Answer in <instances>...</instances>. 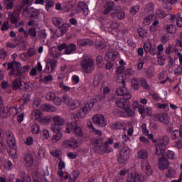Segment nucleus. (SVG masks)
<instances>
[{
	"instance_id": "1",
	"label": "nucleus",
	"mask_w": 182,
	"mask_h": 182,
	"mask_svg": "<svg viewBox=\"0 0 182 182\" xmlns=\"http://www.w3.org/2000/svg\"><path fill=\"white\" fill-rule=\"evenodd\" d=\"M80 66L85 73L90 75L92 70H95V61L92 57L84 55L80 62Z\"/></svg>"
},
{
	"instance_id": "2",
	"label": "nucleus",
	"mask_w": 182,
	"mask_h": 182,
	"mask_svg": "<svg viewBox=\"0 0 182 182\" xmlns=\"http://www.w3.org/2000/svg\"><path fill=\"white\" fill-rule=\"evenodd\" d=\"M129 158L130 149L127 146L122 148L119 151V156H118V163L119 164H126Z\"/></svg>"
},
{
	"instance_id": "3",
	"label": "nucleus",
	"mask_w": 182,
	"mask_h": 182,
	"mask_svg": "<svg viewBox=\"0 0 182 182\" xmlns=\"http://www.w3.org/2000/svg\"><path fill=\"white\" fill-rule=\"evenodd\" d=\"M53 121L54 124L51 126V130L54 133L56 132V130H59V127L58 126H63L65 124V119L59 115L53 117Z\"/></svg>"
},
{
	"instance_id": "4",
	"label": "nucleus",
	"mask_w": 182,
	"mask_h": 182,
	"mask_svg": "<svg viewBox=\"0 0 182 182\" xmlns=\"http://www.w3.org/2000/svg\"><path fill=\"white\" fill-rule=\"evenodd\" d=\"M70 132H73V134L76 137H83V136H85V133L82 130V127L79 125L72 127H66L65 133H70Z\"/></svg>"
},
{
	"instance_id": "5",
	"label": "nucleus",
	"mask_w": 182,
	"mask_h": 182,
	"mask_svg": "<svg viewBox=\"0 0 182 182\" xmlns=\"http://www.w3.org/2000/svg\"><path fill=\"white\" fill-rule=\"evenodd\" d=\"M144 181V177L139 174L137 171L131 173L127 178V182H142Z\"/></svg>"
},
{
	"instance_id": "6",
	"label": "nucleus",
	"mask_w": 182,
	"mask_h": 182,
	"mask_svg": "<svg viewBox=\"0 0 182 182\" xmlns=\"http://www.w3.org/2000/svg\"><path fill=\"white\" fill-rule=\"evenodd\" d=\"M92 122L99 127H105L107 124V121L105 117L102 114H96L92 117Z\"/></svg>"
},
{
	"instance_id": "7",
	"label": "nucleus",
	"mask_w": 182,
	"mask_h": 182,
	"mask_svg": "<svg viewBox=\"0 0 182 182\" xmlns=\"http://www.w3.org/2000/svg\"><path fill=\"white\" fill-rule=\"evenodd\" d=\"M58 65V60L55 59L50 60L46 63V68L44 72L46 73H53L56 69V65Z\"/></svg>"
},
{
	"instance_id": "8",
	"label": "nucleus",
	"mask_w": 182,
	"mask_h": 182,
	"mask_svg": "<svg viewBox=\"0 0 182 182\" xmlns=\"http://www.w3.org/2000/svg\"><path fill=\"white\" fill-rule=\"evenodd\" d=\"M116 92L118 96H123V97H125L127 100H129V99H132V95L129 93V91L127 90V88H126V86L119 87L117 89Z\"/></svg>"
},
{
	"instance_id": "9",
	"label": "nucleus",
	"mask_w": 182,
	"mask_h": 182,
	"mask_svg": "<svg viewBox=\"0 0 182 182\" xmlns=\"http://www.w3.org/2000/svg\"><path fill=\"white\" fill-rule=\"evenodd\" d=\"M9 19L11 21V23H22L21 18L19 17V10L16 9L13 13H9Z\"/></svg>"
},
{
	"instance_id": "10",
	"label": "nucleus",
	"mask_w": 182,
	"mask_h": 182,
	"mask_svg": "<svg viewBox=\"0 0 182 182\" xmlns=\"http://www.w3.org/2000/svg\"><path fill=\"white\" fill-rule=\"evenodd\" d=\"M55 26L58 28H57V33H60L59 34L60 36H63V35H65L66 32H68V29L70 28L69 23H55Z\"/></svg>"
},
{
	"instance_id": "11",
	"label": "nucleus",
	"mask_w": 182,
	"mask_h": 182,
	"mask_svg": "<svg viewBox=\"0 0 182 182\" xmlns=\"http://www.w3.org/2000/svg\"><path fill=\"white\" fill-rule=\"evenodd\" d=\"M128 105H129V100L126 97L118 98L116 100V105L120 109H127Z\"/></svg>"
},
{
	"instance_id": "12",
	"label": "nucleus",
	"mask_w": 182,
	"mask_h": 182,
	"mask_svg": "<svg viewBox=\"0 0 182 182\" xmlns=\"http://www.w3.org/2000/svg\"><path fill=\"white\" fill-rule=\"evenodd\" d=\"M71 122H68L66 124L67 127H73L80 124V119H79V117H77V114H71Z\"/></svg>"
},
{
	"instance_id": "13",
	"label": "nucleus",
	"mask_w": 182,
	"mask_h": 182,
	"mask_svg": "<svg viewBox=\"0 0 182 182\" xmlns=\"http://www.w3.org/2000/svg\"><path fill=\"white\" fill-rule=\"evenodd\" d=\"M169 164L168 160H167L164 156L159 159L158 165L160 170H166V168H168Z\"/></svg>"
},
{
	"instance_id": "14",
	"label": "nucleus",
	"mask_w": 182,
	"mask_h": 182,
	"mask_svg": "<svg viewBox=\"0 0 182 182\" xmlns=\"http://www.w3.org/2000/svg\"><path fill=\"white\" fill-rule=\"evenodd\" d=\"M144 22L146 23H160L159 19H157V14H151L144 18Z\"/></svg>"
},
{
	"instance_id": "15",
	"label": "nucleus",
	"mask_w": 182,
	"mask_h": 182,
	"mask_svg": "<svg viewBox=\"0 0 182 182\" xmlns=\"http://www.w3.org/2000/svg\"><path fill=\"white\" fill-rule=\"evenodd\" d=\"M156 118L161 123H164V124H168V122H170V119H168V115L164 112L156 114Z\"/></svg>"
},
{
	"instance_id": "16",
	"label": "nucleus",
	"mask_w": 182,
	"mask_h": 182,
	"mask_svg": "<svg viewBox=\"0 0 182 182\" xmlns=\"http://www.w3.org/2000/svg\"><path fill=\"white\" fill-rule=\"evenodd\" d=\"M23 161L26 167H31L33 164V156L30 153L26 154L23 156Z\"/></svg>"
},
{
	"instance_id": "17",
	"label": "nucleus",
	"mask_w": 182,
	"mask_h": 182,
	"mask_svg": "<svg viewBox=\"0 0 182 182\" xmlns=\"http://www.w3.org/2000/svg\"><path fill=\"white\" fill-rule=\"evenodd\" d=\"M141 167L143 171H144L147 176H150V174H151V166H150L149 161H143L141 164Z\"/></svg>"
},
{
	"instance_id": "18",
	"label": "nucleus",
	"mask_w": 182,
	"mask_h": 182,
	"mask_svg": "<svg viewBox=\"0 0 182 182\" xmlns=\"http://www.w3.org/2000/svg\"><path fill=\"white\" fill-rule=\"evenodd\" d=\"M117 58V52L114 51H107L105 53V59L107 62H113Z\"/></svg>"
},
{
	"instance_id": "19",
	"label": "nucleus",
	"mask_w": 182,
	"mask_h": 182,
	"mask_svg": "<svg viewBox=\"0 0 182 182\" xmlns=\"http://www.w3.org/2000/svg\"><path fill=\"white\" fill-rule=\"evenodd\" d=\"M78 46H93V41L90 39H80L77 41Z\"/></svg>"
},
{
	"instance_id": "20",
	"label": "nucleus",
	"mask_w": 182,
	"mask_h": 182,
	"mask_svg": "<svg viewBox=\"0 0 182 182\" xmlns=\"http://www.w3.org/2000/svg\"><path fill=\"white\" fill-rule=\"evenodd\" d=\"M38 72H39V73L42 72V64H41V62H38L37 65L31 70L30 76L38 75Z\"/></svg>"
},
{
	"instance_id": "21",
	"label": "nucleus",
	"mask_w": 182,
	"mask_h": 182,
	"mask_svg": "<svg viewBox=\"0 0 182 182\" xmlns=\"http://www.w3.org/2000/svg\"><path fill=\"white\" fill-rule=\"evenodd\" d=\"M31 70V66L30 65H24L23 67H20L16 72L17 73L16 74V76H22L23 73H28L29 70Z\"/></svg>"
},
{
	"instance_id": "22",
	"label": "nucleus",
	"mask_w": 182,
	"mask_h": 182,
	"mask_svg": "<svg viewBox=\"0 0 182 182\" xmlns=\"http://www.w3.org/2000/svg\"><path fill=\"white\" fill-rule=\"evenodd\" d=\"M164 30L166 33H171V35H173V33H176L177 27L174 24H168L164 26Z\"/></svg>"
},
{
	"instance_id": "23",
	"label": "nucleus",
	"mask_w": 182,
	"mask_h": 182,
	"mask_svg": "<svg viewBox=\"0 0 182 182\" xmlns=\"http://www.w3.org/2000/svg\"><path fill=\"white\" fill-rule=\"evenodd\" d=\"M41 110L43 112H56V107L49 104H44L41 106Z\"/></svg>"
},
{
	"instance_id": "24",
	"label": "nucleus",
	"mask_w": 182,
	"mask_h": 182,
	"mask_svg": "<svg viewBox=\"0 0 182 182\" xmlns=\"http://www.w3.org/2000/svg\"><path fill=\"white\" fill-rule=\"evenodd\" d=\"M114 9V3L113 1H109L107 3V7L106 9L102 11V14L104 15H107L108 14H110L112 11Z\"/></svg>"
},
{
	"instance_id": "25",
	"label": "nucleus",
	"mask_w": 182,
	"mask_h": 182,
	"mask_svg": "<svg viewBox=\"0 0 182 182\" xmlns=\"http://www.w3.org/2000/svg\"><path fill=\"white\" fill-rule=\"evenodd\" d=\"M75 50H76V45L73 43L69 44L64 51V55H70V53H73Z\"/></svg>"
},
{
	"instance_id": "26",
	"label": "nucleus",
	"mask_w": 182,
	"mask_h": 182,
	"mask_svg": "<svg viewBox=\"0 0 182 182\" xmlns=\"http://www.w3.org/2000/svg\"><path fill=\"white\" fill-rule=\"evenodd\" d=\"M109 144H113V138L108 139V141L104 143V153H110L113 151V148L107 149L109 147Z\"/></svg>"
},
{
	"instance_id": "27",
	"label": "nucleus",
	"mask_w": 182,
	"mask_h": 182,
	"mask_svg": "<svg viewBox=\"0 0 182 182\" xmlns=\"http://www.w3.org/2000/svg\"><path fill=\"white\" fill-rule=\"evenodd\" d=\"M134 107H137L139 109V112L141 116H146V108H144V106L139 105V102L135 101L133 105Z\"/></svg>"
},
{
	"instance_id": "28",
	"label": "nucleus",
	"mask_w": 182,
	"mask_h": 182,
	"mask_svg": "<svg viewBox=\"0 0 182 182\" xmlns=\"http://www.w3.org/2000/svg\"><path fill=\"white\" fill-rule=\"evenodd\" d=\"M0 116L3 119H6V117H9V112L8 107H0Z\"/></svg>"
},
{
	"instance_id": "29",
	"label": "nucleus",
	"mask_w": 182,
	"mask_h": 182,
	"mask_svg": "<svg viewBox=\"0 0 182 182\" xmlns=\"http://www.w3.org/2000/svg\"><path fill=\"white\" fill-rule=\"evenodd\" d=\"M42 116V112L38 109H34L32 112V119H34V120H36L37 122L41 120Z\"/></svg>"
},
{
	"instance_id": "30",
	"label": "nucleus",
	"mask_w": 182,
	"mask_h": 182,
	"mask_svg": "<svg viewBox=\"0 0 182 182\" xmlns=\"http://www.w3.org/2000/svg\"><path fill=\"white\" fill-rule=\"evenodd\" d=\"M23 86L22 80L20 79H16L12 84L13 90H18V89H21V87Z\"/></svg>"
},
{
	"instance_id": "31",
	"label": "nucleus",
	"mask_w": 182,
	"mask_h": 182,
	"mask_svg": "<svg viewBox=\"0 0 182 182\" xmlns=\"http://www.w3.org/2000/svg\"><path fill=\"white\" fill-rule=\"evenodd\" d=\"M82 105V102L79 100H72L71 102L70 103V105H68L71 110H75V109H77V107H80V106Z\"/></svg>"
},
{
	"instance_id": "32",
	"label": "nucleus",
	"mask_w": 182,
	"mask_h": 182,
	"mask_svg": "<svg viewBox=\"0 0 182 182\" xmlns=\"http://www.w3.org/2000/svg\"><path fill=\"white\" fill-rule=\"evenodd\" d=\"M78 6H79V8H80V9H82V11H84V14L85 15H87V14L89 12V7H87V4H86V3H85L83 1H79Z\"/></svg>"
},
{
	"instance_id": "33",
	"label": "nucleus",
	"mask_w": 182,
	"mask_h": 182,
	"mask_svg": "<svg viewBox=\"0 0 182 182\" xmlns=\"http://www.w3.org/2000/svg\"><path fill=\"white\" fill-rule=\"evenodd\" d=\"M138 157L139 159H141V160H146L147 157H149V155L147 154V151L144 149H141L138 152Z\"/></svg>"
},
{
	"instance_id": "34",
	"label": "nucleus",
	"mask_w": 182,
	"mask_h": 182,
	"mask_svg": "<svg viewBox=\"0 0 182 182\" xmlns=\"http://www.w3.org/2000/svg\"><path fill=\"white\" fill-rule=\"evenodd\" d=\"M23 14L24 15L27 14L28 16H29L30 18H35V16H38V15L39 14V13L36 11H29V10L28 9L24 10L23 11Z\"/></svg>"
},
{
	"instance_id": "35",
	"label": "nucleus",
	"mask_w": 182,
	"mask_h": 182,
	"mask_svg": "<svg viewBox=\"0 0 182 182\" xmlns=\"http://www.w3.org/2000/svg\"><path fill=\"white\" fill-rule=\"evenodd\" d=\"M95 105V102H90L89 103H86L85 106L82 108V110L88 113V112H90L92 110V107H93V105Z\"/></svg>"
},
{
	"instance_id": "36",
	"label": "nucleus",
	"mask_w": 182,
	"mask_h": 182,
	"mask_svg": "<svg viewBox=\"0 0 182 182\" xmlns=\"http://www.w3.org/2000/svg\"><path fill=\"white\" fill-rule=\"evenodd\" d=\"M55 132H57V133L55 135H53L51 139L53 143H56V141H59V140L62 139L63 134H61V132H59V130H56Z\"/></svg>"
},
{
	"instance_id": "37",
	"label": "nucleus",
	"mask_w": 182,
	"mask_h": 182,
	"mask_svg": "<svg viewBox=\"0 0 182 182\" xmlns=\"http://www.w3.org/2000/svg\"><path fill=\"white\" fill-rule=\"evenodd\" d=\"M176 20V23H182V17L180 15H171V22H174Z\"/></svg>"
},
{
	"instance_id": "38",
	"label": "nucleus",
	"mask_w": 182,
	"mask_h": 182,
	"mask_svg": "<svg viewBox=\"0 0 182 182\" xmlns=\"http://www.w3.org/2000/svg\"><path fill=\"white\" fill-rule=\"evenodd\" d=\"M6 143L10 149H15V146H16V144L15 143V138L14 136L13 138L6 139Z\"/></svg>"
},
{
	"instance_id": "39",
	"label": "nucleus",
	"mask_w": 182,
	"mask_h": 182,
	"mask_svg": "<svg viewBox=\"0 0 182 182\" xmlns=\"http://www.w3.org/2000/svg\"><path fill=\"white\" fill-rule=\"evenodd\" d=\"M151 48H153V47L151 46V42H150V41H146L144 44V50L146 53H149L150 52V50H151Z\"/></svg>"
},
{
	"instance_id": "40",
	"label": "nucleus",
	"mask_w": 182,
	"mask_h": 182,
	"mask_svg": "<svg viewBox=\"0 0 182 182\" xmlns=\"http://www.w3.org/2000/svg\"><path fill=\"white\" fill-rule=\"evenodd\" d=\"M118 83H122L123 86H126V75H119L117 79Z\"/></svg>"
},
{
	"instance_id": "41",
	"label": "nucleus",
	"mask_w": 182,
	"mask_h": 182,
	"mask_svg": "<svg viewBox=\"0 0 182 182\" xmlns=\"http://www.w3.org/2000/svg\"><path fill=\"white\" fill-rule=\"evenodd\" d=\"M112 129H117L118 130H123L124 129V127H126V125L124 124H121V123H117V124H113L111 126Z\"/></svg>"
},
{
	"instance_id": "42",
	"label": "nucleus",
	"mask_w": 182,
	"mask_h": 182,
	"mask_svg": "<svg viewBox=\"0 0 182 182\" xmlns=\"http://www.w3.org/2000/svg\"><path fill=\"white\" fill-rule=\"evenodd\" d=\"M72 102V98L69 97V95H63V103H65L68 106H70Z\"/></svg>"
},
{
	"instance_id": "43",
	"label": "nucleus",
	"mask_w": 182,
	"mask_h": 182,
	"mask_svg": "<svg viewBox=\"0 0 182 182\" xmlns=\"http://www.w3.org/2000/svg\"><path fill=\"white\" fill-rule=\"evenodd\" d=\"M38 122L41 124H49V123H50V118L48 117H43V116H42Z\"/></svg>"
},
{
	"instance_id": "44",
	"label": "nucleus",
	"mask_w": 182,
	"mask_h": 182,
	"mask_svg": "<svg viewBox=\"0 0 182 182\" xmlns=\"http://www.w3.org/2000/svg\"><path fill=\"white\" fill-rule=\"evenodd\" d=\"M96 63L100 68H103V57H102V55H98L97 57Z\"/></svg>"
},
{
	"instance_id": "45",
	"label": "nucleus",
	"mask_w": 182,
	"mask_h": 182,
	"mask_svg": "<svg viewBox=\"0 0 182 182\" xmlns=\"http://www.w3.org/2000/svg\"><path fill=\"white\" fill-rule=\"evenodd\" d=\"M157 58H158V61H157L158 63L161 66H163V65L166 63V60L164 59V58H163V55L161 53H158Z\"/></svg>"
},
{
	"instance_id": "46",
	"label": "nucleus",
	"mask_w": 182,
	"mask_h": 182,
	"mask_svg": "<svg viewBox=\"0 0 182 182\" xmlns=\"http://www.w3.org/2000/svg\"><path fill=\"white\" fill-rule=\"evenodd\" d=\"M94 151L98 154H103V153H105V146L103 148V146H95Z\"/></svg>"
},
{
	"instance_id": "47",
	"label": "nucleus",
	"mask_w": 182,
	"mask_h": 182,
	"mask_svg": "<svg viewBox=\"0 0 182 182\" xmlns=\"http://www.w3.org/2000/svg\"><path fill=\"white\" fill-rule=\"evenodd\" d=\"M14 2H15V0H6V9H12L14 8Z\"/></svg>"
},
{
	"instance_id": "48",
	"label": "nucleus",
	"mask_w": 182,
	"mask_h": 182,
	"mask_svg": "<svg viewBox=\"0 0 182 182\" xmlns=\"http://www.w3.org/2000/svg\"><path fill=\"white\" fill-rule=\"evenodd\" d=\"M132 87H133V89H134V90H137L140 88V85H139V81L136 78L132 79Z\"/></svg>"
},
{
	"instance_id": "49",
	"label": "nucleus",
	"mask_w": 182,
	"mask_h": 182,
	"mask_svg": "<svg viewBox=\"0 0 182 182\" xmlns=\"http://www.w3.org/2000/svg\"><path fill=\"white\" fill-rule=\"evenodd\" d=\"M145 11H147L148 12H154V4L153 3H149L145 6Z\"/></svg>"
},
{
	"instance_id": "50",
	"label": "nucleus",
	"mask_w": 182,
	"mask_h": 182,
	"mask_svg": "<svg viewBox=\"0 0 182 182\" xmlns=\"http://www.w3.org/2000/svg\"><path fill=\"white\" fill-rule=\"evenodd\" d=\"M79 177V172L74 171L73 172V177L70 176L68 182H75L76 181V178Z\"/></svg>"
},
{
	"instance_id": "51",
	"label": "nucleus",
	"mask_w": 182,
	"mask_h": 182,
	"mask_svg": "<svg viewBox=\"0 0 182 182\" xmlns=\"http://www.w3.org/2000/svg\"><path fill=\"white\" fill-rule=\"evenodd\" d=\"M50 53L53 58H59V56H60L55 47L51 48Z\"/></svg>"
},
{
	"instance_id": "52",
	"label": "nucleus",
	"mask_w": 182,
	"mask_h": 182,
	"mask_svg": "<svg viewBox=\"0 0 182 182\" xmlns=\"http://www.w3.org/2000/svg\"><path fill=\"white\" fill-rule=\"evenodd\" d=\"M53 102L55 106H60V105H62V98L55 95L54 100H53Z\"/></svg>"
},
{
	"instance_id": "53",
	"label": "nucleus",
	"mask_w": 182,
	"mask_h": 182,
	"mask_svg": "<svg viewBox=\"0 0 182 182\" xmlns=\"http://www.w3.org/2000/svg\"><path fill=\"white\" fill-rule=\"evenodd\" d=\"M141 86H142L144 89H146L147 90L150 89V86L149 85V84H147V80H146V79L144 78L141 79Z\"/></svg>"
},
{
	"instance_id": "54",
	"label": "nucleus",
	"mask_w": 182,
	"mask_h": 182,
	"mask_svg": "<svg viewBox=\"0 0 182 182\" xmlns=\"http://www.w3.org/2000/svg\"><path fill=\"white\" fill-rule=\"evenodd\" d=\"M146 77L148 79H151L154 76V73H153V70H151V67H149L147 70H146Z\"/></svg>"
},
{
	"instance_id": "55",
	"label": "nucleus",
	"mask_w": 182,
	"mask_h": 182,
	"mask_svg": "<svg viewBox=\"0 0 182 182\" xmlns=\"http://www.w3.org/2000/svg\"><path fill=\"white\" fill-rule=\"evenodd\" d=\"M41 127H39V124H35L32 127L31 132L32 133H35L36 134H38L40 132Z\"/></svg>"
},
{
	"instance_id": "56",
	"label": "nucleus",
	"mask_w": 182,
	"mask_h": 182,
	"mask_svg": "<svg viewBox=\"0 0 182 182\" xmlns=\"http://www.w3.org/2000/svg\"><path fill=\"white\" fill-rule=\"evenodd\" d=\"M169 39H170V36H168V34L167 33H164L161 38V41L162 43H167Z\"/></svg>"
},
{
	"instance_id": "57",
	"label": "nucleus",
	"mask_w": 182,
	"mask_h": 182,
	"mask_svg": "<svg viewBox=\"0 0 182 182\" xmlns=\"http://www.w3.org/2000/svg\"><path fill=\"white\" fill-rule=\"evenodd\" d=\"M170 142V138L167 136H164L161 139V143L164 144V146H167Z\"/></svg>"
},
{
	"instance_id": "58",
	"label": "nucleus",
	"mask_w": 182,
	"mask_h": 182,
	"mask_svg": "<svg viewBox=\"0 0 182 182\" xmlns=\"http://www.w3.org/2000/svg\"><path fill=\"white\" fill-rule=\"evenodd\" d=\"M86 114H87V113L85 111V109L82 108L78 111L77 116V117H80L81 119H83L85 118V116H86Z\"/></svg>"
},
{
	"instance_id": "59",
	"label": "nucleus",
	"mask_w": 182,
	"mask_h": 182,
	"mask_svg": "<svg viewBox=\"0 0 182 182\" xmlns=\"http://www.w3.org/2000/svg\"><path fill=\"white\" fill-rule=\"evenodd\" d=\"M95 48L97 49H103V48H105V43H103V42H102V41H97L95 42Z\"/></svg>"
},
{
	"instance_id": "60",
	"label": "nucleus",
	"mask_w": 182,
	"mask_h": 182,
	"mask_svg": "<svg viewBox=\"0 0 182 182\" xmlns=\"http://www.w3.org/2000/svg\"><path fill=\"white\" fill-rule=\"evenodd\" d=\"M174 176H176V171L173 170V169H168L166 172V177H174Z\"/></svg>"
},
{
	"instance_id": "61",
	"label": "nucleus",
	"mask_w": 182,
	"mask_h": 182,
	"mask_svg": "<svg viewBox=\"0 0 182 182\" xmlns=\"http://www.w3.org/2000/svg\"><path fill=\"white\" fill-rule=\"evenodd\" d=\"M140 11V6H134L130 9V12L132 15H136L137 12Z\"/></svg>"
},
{
	"instance_id": "62",
	"label": "nucleus",
	"mask_w": 182,
	"mask_h": 182,
	"mask_svg": "<svg viewBox=\"0 0 182 182\" xmlns=\"http://www.w3.org/2000/svg\"><path fill=\"white\" fill-rule=\"evenodd\" d=\"M56 97V94H55L54 92H48L46 95V99L47 100H50L52 101L54 100V98Z\"/></svg>"
},
{
	"instance_id": "63",
	"label": "nucleus",
	"mask_w": 182,
	"mask_h": 182,
	"mask_svg": "<svg viewBox=\"0 0 182 182\" xmlns=\"http://www.w3.org/2000/svg\"><path fill=\"white\" fill-rule=\"evenodd\" d=\"M28 35H30L33 38H36V28H30L28 29Z\"/></svg>"
},
{
	"instance_id": "64",
	"label": "nucleus",
	"mask_w": 182,
	"mask_h": 182,
	"mask_svg": "<svg viewBox=\"0 0 182 182\" xmlns=\"http://www.w3.org/2000/svg\"><path fill=\"white\" fill-rule=\"evenodd\" d=\"M38 36L39 39H46V33L45 32V30H41L38 32Z\"/></svg>"
}]
</instances>
